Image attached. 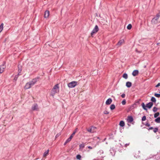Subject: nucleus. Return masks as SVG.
<instances>
[{
  "mask_svg": "<svg viewBox=\"0 0 160 160\" xmlns=\"http://www.w3.org/2000/svg\"><path fill=\"white\" fill-rule=\"evenodd\" d=\"M142 107L143 108L144 110H147V108H146V106H145V104H144V103L143 102L142 103Z\"/></svg>",
  "mask_w": 160,
  "mask_h": 160,
  "instance_id": "aec40b11",
  "label": "nucleus"
},
{
  "mask_svg": "<svg viewBox=\"0 0 160 160\" xmlns=\"http://www.w3.org/2000/svg\"><path fill=\"white\" fill-rule=\"evenodd\" d=\"M133 118L132 116H128L127 118V121L128 122H131L133 121Z\"/></svg>",
  "mask_w": 160,
  "mask_h": 160,
  "instance_id": "9b49d317",
  "label": "nucleus"
},
{
  "mask_svg": "<svg viewBox=\"0 0 160 160\" xmlns=\"http://www.w3.org/2000/svg\"><path fill=\"white\" fill-rule=\"evenodd\" d=\"M145 125L147 127H149L150 126V124L148 122H146Z\"/></svg>",
  "mask_w": 160,
  "mask_h": 160,
  "instance_id": "4c0bfd02",
  "label": "nucleus"
},
{
  "mask_svg": "<svg viewBox=\"0 0 160 160\" xmlns=\"http://www.w3.org/2000/svg\"><path fill=\"white\" fill-rule=\"evenodd\" d=\"M58 135H56V137H58Z\"/></svg>",
  "mask_w": 160,
  "mask_h": 160,
  "instance_id": "a18cd8bd",
  "label": "nucleus"
},
{
  "mask_svg": "<svg viewBox=\"0 0 160 160\" xmlns=\"http://www.w3.org/2000/svg\"><path fill=\"white\" fill-rule=\"evenodd\" d=\"M72 138V136H70V137L66 140V141L64 143V145H65L66 144L70 142V141H71Z\"/></svg>",
  "mask_w": 160,
  "mask_h": 160,
  "instance_id": "f3484780",
  "label": "nucleus"
},
{
  "mask_svg": "<svg viewBox=\"0 0 160 160\" xmlns=\"http://www.w3.org/2000/svg\"><path fill=\"white\" fill-rule=\"evenodd\" d=\"M124 42V41L123 39H122L120 40L118 43L116 45V46H117L118 47H119L120 46H121L122 44H123Z\"/></svg>",
  "mask_w": 160,
  "mask_h": 160,
  "instance_id": "0eeeda50",
  "label": "nucleus"
},
{
  "mask_svg": "<svg viewBox=\"0 0 160 160\" xmlns=\"http://www.w3.org/2000/svg\"><path fill=\"white\" fill-rule=\"evenodd\" d=\"M88 148L90 149H92V148L91 146H88Z\"/></svg>",
  "mask_w": 160,
  "mask_h": 160,
  "instance_id": "c03bdc74",
  "label": "nucleus"
},
{
  "mask_svg": "<svg viewBox=\"0 0 160 160\" xmlns=\"http://www.w3.org/2000/svg\"><path fill=\"white\" fill-rule=\"evenodd\" d=\"M38 105L36 104H34L32 107V109L33 110H37L38 109Z\"/></svg>",
  "mask_w": 160,
  "mask_h": 160,
  "instance_id": "dca6fc26",
  "label": "nucleus"
},
{
  "mask_svg": "<svg viewBox=\"0 0 160 160\" xmlns=\"http://www.w3.org/2000/svg\"><path fill=\"white\" fill-rule=\"evenodd\" d=\"M146 120V117L145 116H144L142 117V121H144Z\"/></svg>",
  "mask_w": 160,
  "mask_h": 160,
  "instance_id": "c9c22d12",
  "label": "nucleus"
},
{
  "mask_svg": "<svg viewBox=\"0 0 160 160\" xmlns=\"http://www.w3.org/2000/svg\"><path fill=\"white\" fill-rule=\"evenodd\" d=\"M103 113L105 114H108L109 113L108 112V111H107L106 110Z\"/></svg>",
  "mask_w": 160,
  "mask_h": 160,
  "instance_id": "e433bc0d",
  "label": "nucleus"
},
{
  "mask_svg": "<svg viewBox=\"0 0 160 160\" xmlns=\"http://www.w3.org/2000/svg\"><path fill=\"white\" fill-rule=\"evenodd\" d=\"M132 27V25L131 24H129L127 27V28L128 30H130L131 29Z\"/></svg>",
  "mask_w": 160,
  "mask_h": 160,
  "instance_id": "c85d7f7f",
  "label": "nucleus"
},
{
  "mask_svg": "<svg viewBox=\"0 0 160 160\" xmlns=\"http://www.w3.org/2000/svg\"><path fill=\"white\" fill-rule=\"evenodd\" d=\"M122 103L123 105H124L126 103V101L125 99H123L122 102Z\"/></svg>",
  "mask_w": 160,
  "mask_h": 160,
  "instance_id": "2f4dec72",
  "label": "nucleus"
},
{
  "mask_svg": "<svg viewBox=\"0 0 160 160\" xmlns=\"http://www.w3.org/2000/svg\"><path fill=\"white\" fill-rule=\"evenodd\" d=\"M160 16V12H159L158 13L157 15H156V16L155 18H156L157 19H158L159 17Z\"/></svg>",
  "mask_w": 160,
  "mask_h": 160,
  "instance_id": "473e14b6",
  "label": "nucleus"
},
{
  "mask_svg": "<svg viewBox=\"0 0 160 160\" xmlns=\"http://www.w3.org/2000/svg\"><path fill=\"white\" fill-rule=\"evenodd\" d=\"M98 27L97 25H96L91 33V35L92 36L94 34L97 33L98 32Z\"/></svg>",
  "mask_w": 160,
  "mask_h": 160,
  "instance_id": "20e7f679",
  "label": "nucleus"
},
{
  "mask_svg": "<svg viewBox=\"0 0 160 160\" xmlns=\"http://www.w3.org/2000/svg\"><path fill=\"white\" fill-rule=\"evenodd\" d=\"M38 80H39V79L38 78L33 79L32 81H30L26 83L24 87V88L25 89H28L30 88Z\"/></svg>",
  "mask_w": 160,
  "mask_h": 160,
  "instance_id": "f257e3e1",
  "label": "nucleus"
},
{
  "mask_svg": "<svg viewBox=\"0 0 160 160\" xmlns=\"http://www.w3.org/2000/svg\"><path fill=\"white\" fill-rule=\"evenodd\" d=\"M112 99L110 98H109L107 100L106 102V105H109L112 103Z\"/></svg>",
  "mask_w": 160,
  "mask_h": 160,
  "instance_id": "9d476101",
  "label": "nucleus"
},
{
  "mask_svg": "<svg viewBox=\"0 0 160 160\" xmlns=\"http://www.w3.org/2000/svg\"><path fill=\"white\" fill-rule=\"evenodd\" d=\"M78 131V128H76L74 131L71 134V136H72V137L73 138V137L74 135H75V133H76V132L77 131Z\"/></svg>",
  "mask_w": 160,
  "mask_h": 160,
  "instance_id": "4be33fe9",
  "label": "nucleus"
},
{
  "mask_svg": "<svg viewBox=\"0 0 160 160\" xmlns=\"http://www.w3.org/2000/svg\"><path fill=\"white\" fill-rule=\"evenodd\" d=\"M130 144V143H126V144L125 145H124V147L126 148L128 146H129Z\"/></svg>",
  "mask_w": 160,
  "mask_h": 160,
  "instance_id": "58836bf2",
  "label": "nucleus"
},
{
  "mask_svg": "<svg viewBox=\"0 0 160 160\" xmlns=\"http://www.w3.org/2000/svg\"><path fill=\"white\" fill-rule=\"evenodd\" d=\"M157 111V108L156 107H154L153 108V111L155 112H156Z\"/></svg>",
  "mask_w": 160,
  "mask_h": 160,
  "instance_id": "72a5a7b5",
  "label": "nucleus"
},
{
  "mask_svg": "<svg viewBox=\"0 0 160 160\" xmlns=\"http://www.w3.org/2000/svg\"><path fill=\"white\" fill-rule=\"evenodd\" d=\"M153 129V128L152 127H150L149 129H148V130H151V129Z\"/></svg>",
  "mask_w": 160,
  "mask_h": 160,
  "instance_id": "37998d69",
  "label": "nucleus"
},
{
  "mask_svg": "<svg viewBox=\"0 0 160 160\" xmlns=\"http://www.w3.org/2000/svg\"><path fill=\"white\" fill-rule=\"evenodd\" d=\"M153 105V103L152 102H149L146 104V107L149 108H150Z\"/></svg>",
  "mask_w": 160,
  "mask_h": 160,
  "instance_id": "4468645a",
  "label": "nucleus"
},
{
  "mask_svg": "<svg viewBox=\"0 0 160 160\" xmlns=\"http://www.w3.org/2000/svg\"><path fill=\"white\" fill-rule=\"evenodd\" d=\"M5 62H3V64L0 67V73H2L4 71L6 68Z\"/></svg>",
  "mask_w": 160,
  "mask_h": 160,
  "instance_id": "423d86ee",
  "label": "nucleus"
},
{
  "mask_svg": "<svg viewBox=\"0 0 160 160\" xmlns=\"http://www.w3.org/2000/svg\"><path fill=\"white\" fill-rule=\"evenodd\" d=\"M158 19H157L156 18H153L152 20V22L153 24H156L158 22Z\"/></svg>",
  "mask_w": 160,
  "mask_h": 160,
  "instance_id": "1a4fd4ad",
  "label": "nucleus"
},
{
  "mask_svg": "<svg viewBox=\"0 0 160 160\" xmlns=\"http://www.w3.org/2000/svg\"><path fill=\"white\" fill-rule=\"evenodd\" d=\"M154 96L157 98H160V94H158L155 93L154 94Z\"/></svg>",
  "mask_w": 160,
  "mask_h": 160,
  "instance_id": "7c9ffc66",
  "label": "nucleus"
},
{
  "mask_svg": "<svg viewBox=\"0 0 160 160\" xmlns=\"http://www.w3.org/2000/svg\"><path fill=\"white\" fill-rule=\"evenodd\" d=\"M119 125L121 127H124L125 126L124 122L123 121H121L120 122Z\"/></svg>",
  "mask_w": 160,
  "mask_h": 160,
  "instance_id": "6ab92c4d",
  "label": "nucleus"
},
{
  "mask_svg": "<svg viewBox=\"0 0 160 160\" xmlns=\"http://www.w3.org/2000/svg\"><path fill=\"white\" fill-rule=\"evenodd\" d=\"M59 91V87H58V84H57L54 86L52 89L51 93V95L53 97L56 93H58Z\"/></svg>",
  "mask_w": 160,
  "mask_h": 160,
  "instance_id": "f03ea898",
  "label": "nucleus"
},
{
  "mask_svg": "<svg viewBox=\"0 0 160 160\" xmlns=\"http://www.w3.org/2000/svg\"><path fill=\"white\" fill-rule=\"evenodd\" d=\"M49 14V11H45L44 12V17L45 18H48Z\"/></svg>",
  "mask_w": 160,
  "mask_h": 160,
  "instance_id": "f8f14e48",
  "label": "nucleus"
},
{
  "mask_svg": "<svg viewBox=\"0 0 160 160\" xmlns=\"http://www.w3.org/2000/svg\"><path fill=\"white\" fill-rule=\"evenodd\" d=\"M85 144L84 143H82L81 144H80L79 146V150L80 151H82L83 149L85 147Z\"/></svg>",
  "mask_w": 160,
  "mask_h": 160,
  "instance_id": "ddd939ff",
  "label": "nucleus"
},
{
  "mask_svg": "<svg viewBox=\"0 0 160 160\" xmlns=\"http://www.w3.org/2000/svg\"><path fill=\"white\" fill-rule=\"evenodd\" d=\"M159 115V113L157 112L154 115V117L155 118H156L158 117Z\"/></svg>",
  "mask_w": 160,
  "mask_h": 160,
  "instance_id": "c756f323",
  "label": "nucleus"
},
{
  "mask_svg": "<svg viewBox=\"0 0 160 160\" xmlns=\"http://www.w3.org/2000/svg\"><path fill=\"white\" fill-rule=\"evenodd\" d=\"M122 77L126 79H127L128 78V76L127 74L126 73H124Z\"/></svg>",
  "mask_w": 160,
  "mask_h": 160,
  "instance_id": "393cba45",
  "label": "nucleus"
},
{
  "mask_svg": "<svg viewBox=\"0 0 160 160\" xmlns=\"http://www.w3.org/2000/svg\"><path fill=\"white\" fill-rule=\"evenodd\" d=\"M158 128H155L154 129V130H153V132H157L158 131Z\"/></svg>",
  "mask_w": 160,
  "mask_h": 160,
  "instance_id": "f704fd0d",
  "label": "nucleus"
},
{
  "mask_svg": "<svg viewBox=\"0 0 160 160\" xmlns=\"http://www.w3.org/2000/svg\"><path fill=\"white\" fill-rule=\"evenodd\" d=\"M155 121L157 123L160 122V117H158L155 119Z\"/></svg>",
  "mask_w": 160,
  "mask_h": 160,
  "instance_id": "5701e85b",
  "label": "nucleus"
},
{
  "mask_svg": "<svg viewBox=\"0 0 160 160\" xmlns=\"http://www.w3.org/2000/svg\"><path fill=\"white\" fill-rule=\"evenodd\" d=\"M126 86L128 88L132 86V83L129 82H128L126 83Z\"/></svg>",
  "mask_w": 160,
  "mask_h": 160,
  "instance_id": "a211bd4d",
  "label": "nucleus"
},
{
  "mask_svg": "<svg viewBox=\"0 0 160 160\" xmlns=\"http://www.w3.org/2000/svg\"><path fill=\"white\" fill-rule=\"evenodd\" d=\"M138 73V70H134L132 72V75L134 76H137Z\"/></svg>",
  "mask_w": 160,
  "mask_h": 160,
  "instance_id": "2eb2a0df",
  "label": "nucleus"
},
{
  "mask_svg": "<svg viewBox=\"0 0 160 160\" xmlns=\"http://www.w3.org/2000/svg\"><path fill=\"white\" fill-rule=\"evenodd\" d=\"M96 129L95 127L93 126L87 129V131L93 133L95 132V129Z\"/></svg>",
  "mask_w": 160,
  "mask_h": 160,
  "instance_id": "39448f33",
  "label": "nucleus"
},
{
  "mask_svg": "<svg viewBox=\"0 0 160 160\" xmlns=\"http://www.w3.org/2000/svg\"><path fill=\"white\" fill-rule=\"evenodd\" d=\"M22 71V69L21 68H19L18 67V71L19 72H20Z\"/></svg>",
  "mask_w": 160,
  "mask_h": 160,
  "instance_id": "a19ab883",
  "label": "nucleus"
},
{
  "mask_svg": "<svg viewBox=\"0 0 160 160\" xmlns=\"http://www.w3.org/2000/svg\"><path fill=\"white\" fill-rule=\"evenodd\" d=\"M19 75H20V74H19V73H18V74L16 75L15 76L14 78V80L15 81H16L17 80V79L18 77V76Z\"/></svg>",
  "mask_w": 160,
  "mask_h": 160,
  "instance_id": "b1692460",
  "label": "nucleus"
},
{
  "mask_svg": "<svg viewBox=\"0 0 160 160\" xmlns=\"http://www.w3.org/2000/svg\"><path fill=\"white\" fill-rule=\"evenodd\" d=\"M115 108V105L113 104H112L110 106V108L111 110H113Z\"/></svg>",
  "mask_w": 160,
  "mask_h": 160,
  "instance_id": "412c9836",
  "label": "nucleus"
},
{
  "mask_svg": "<svg viewBox=\"0 0 160 160\" xmlns=\"http://www.w3.org/2000/svg\"><path fill=\"white\" fill-rule=\"evenodd\" d=\"M78 84V82L72 81L68 84V87L69 88H73L75 87Z\"/></svg>",
  "mask_w": 160,
  "mask_h": 160,
  "instance_id": "7ed1b4c3",
  "label": "nucleus"
},
{
  "mask_svg": "<svg viewBox=\"0 0 160 160\" xmlns=\"http://www.w3.org/2000/svg\"><path fill=\"white\" fill-rule=\"evenodd\" d=\"M81 158V156L79 154H78L76 156V158L77 159L80 160Z\"/></svg>",
  "mask_w": 160,
  "mask_h": 160,
  "instance_id": "cd10ccee",
  "label": "nucleus"
},
{
  "mask_svg": "<svg viewBox=\"0 0 160 160\" xmlns=\"http://www.w3.org/2000/svg\"><path fill=\"white\" fill-rule=\"evenodd\" d=\"M160 86V83H158V84L157 85H156V87H159Z\"/></svg>",
  "mask_w": 160,
  "mask_h": 160,
  "instance_id": "79ce46f5",
  "label": "nucleus"
},
{
  "mask_svg": "<svg viewBox=\"0 0 160 160\" xmlns=\"http://www.w3.org/2000/svg\"><path fill=\"white\" fill-rule=\"evenodd\" d=\"M3 24L2 23L0 26V32H1L3 29Z\"/></svg>",
  "mask_w": 160,
  "mask_h": 160,
  "instance_id": "a878e982",
  "label": "nucleus"
},
{
  "mask_svg": "<svg viewBox=\"0 0 160 160\" xmlns=\"http://www.w3.org/2000/svg\"><path fill=\"white\" fill-rule=\"evenodd\" d=\"M125 96V94L123 93L121 95V97L122 98H124Z\"/></svg>",
  "mask_w": 160,
  "mask_h": 160,
  "instance_id": "ea45409f",
  "label": "nucleus"
},
{
  "mask_svg": "<svg viewBox=\"0 0 160 160\" xmlns=\"http://www.w3.org/2000/svg\"><path fill=\"white\" fill-rule=\"evenodd\" d=\"M151 101L153 102H156V99L154 97H152L151 99Z\"/></svg>",
  "mask_w": 160,
  "mask_h": 160,
  "instance_id": "bb28decb",
  "label": "nucleus"
},
{
  "mask_svg": "<svg viewBox=\"0 0 160 160\" xmlns=\"http://www.w3.org/2000/svg\"><path fill=\"white\" fill-rule=\"evenodd\" d=\"M49 150H46L43 153V158H42V160H44L46 157L48 155Z\"/></svg>",
  "mask_w": 160,
  "mask_h": 160,
  "instance_id": "6e6552de",
  "label": "nucleus"
}]
</instances>
